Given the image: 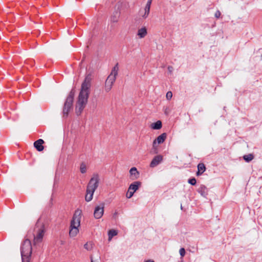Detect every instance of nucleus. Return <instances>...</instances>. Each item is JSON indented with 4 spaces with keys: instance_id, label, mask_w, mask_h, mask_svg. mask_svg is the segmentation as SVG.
Wrapping results in <instances>:
<instances>
[{
    "instance_id": "f257e3e1",
    "label": "nucleus",
    "mask_w": 262,
    "mask_h": 262,
    "mask_svg": "<svg viewBox=\"0 0 262 262\" xmlns=\"http://www.w3.org/2000/svg\"><path fill=\"white\" fill-rule=\"evenodd\" d=\"M92 79L91 75L89 74L86 76L84 81L81 84L80 91L76 104V113L77 115L81 114L88 103Z\"/></svg>"
},
{
    "instance_id": "f03ea898",
    "label": "nucleus",
    "mask_w": 262,
    "mask_h": 262,
    "mask_svg": "<svg viewBox=\"0 0 262 262\" xmlns=\"http://www.w3.org/2000/svg\"><path fill=\"white\" fill-rule=\"evenodd\" d=\"M81 214V210L77 209L75 211L70 224L69 235L71 237H75L79 233Z\"/></svg>"
},
{
    "instance_id": "7ed1b4c3",
    "label": "nucleus",
    "mask_w": 262,
    "mask_h": 262,
    "mask_svg": "<svg viewBox=\"0 0 262 262\" xmlns=\"http://www.w3.org/2000/svg\"><path fill=\"white\" fill-rule=\"evenodd\" d=\"M46 232V227L44 223L38 220L34 229V245H37L42 241Z\"/></svg>"
},
{
    "instance_id": "20e7f679",
    "label": "nucleus",
    "mask_w": 262,
    "mask_h": 262,
    "mask_svg": "<svg viewBox=\"0 0 262 262\" xmlns=\"http://www.w3.org/2000/svg\"><path fill=\"white\" fill-rule=\"evenodd\" d=\"M32 246L31 242L28 239H26L21 247V255L22 262H30L32 254Z\"/></svg>"
},
{
    "instance_id": "39448f33",
    "label": "nucleus",
    "mask_w": 262,
    "mask_h": 262,
    "mask_svg": "<svg viewBox=\"0 0 262 262\" xmlns=\"http://www.w3.org/2000/svg\"><path fill=\"white\" fill-rule=\"evenodd\" d=\"M119 68L117 64L112 70L111 73L107 77L104 84V90L106 92H108L112 89V86L116 81V76L118 75Z\"/></svg>"
},
{
    "instance_id": "423d86ee",
    "label": "nucleus",
    "mask_w": 262,
    "mask_h": 262,
    "mask_svg": "<svg viewBox=\"0 0 262 262\" xmlns=\"http://www.w3.org/2000/svg\"><path fill=\"white\" fill-rule=\"evenodd\" d=\"M74 97V93L73 92H71L67 98L66 102L64 103V107L63 108V115L64 117H67L69 112L72 108L73 102Z\"/></svg>"
},
{
    "instance_id": "0eeeda50",
    "label": "nucleus",
    "mask_w": 262,
    "mask_h": 262,
    "mask_svg": "<svg viewBox=\"0 0 262 262\" xmlns=\"http://www.w3.org/2000/svg\"><path fill=\"white\" fill-rule=\"evenodd\" d=\"M100 176L98 173H94L88 183L87 188L95 191L99 186Z\"/></svg>"
},
{
    "instance_id": "6e6552de",
    "label": "nucleus",
    "mask_w": 262,
    "mask_h": 262,
    "mask_svg": "<svg viewBox=\"0 0 262 262\" xmlns=\"http://www.w3.org/2000/svg\"><path fill=\"white\" fill-rule=\"evenodd\" d=\"M166 138V134L163 133L159 136L153 142L152 148L154 150L155 153H157V144L163 143Z\"/></svg>"
},
{
    "instance_id": "1a4fd4ad",
    "label": "nucleus",
    "mask_w": 262,
    "mask_h": 262,
    "mask_svg": "<svg viewBox=\"0 0 262 262\" xmlns=\"http://www.w3.org/2000/svg\"><path fill=\"white\" fill-rule=\"evenodd\" d=\"M104 204L101 203L95 207L94 216L96 219H100L104 214Z\"/></svg>"
},
{
    "instance_id": "9d476101",
    "label": "nucleus",
    "mask_w": 262,
    "mask_h": 262,
    "mask_svg": "<svg viewBox=\"0 0 262 262\" xmlns=\"http://www.w3.org/2000/svg\"><path fill=\"white\" fill-rule=\"evenodd\" d=\"M163 160V157L161 155H158L154 158L152 160L150 166L151 167H155L159 165Z\"/></svg>"
},
{
    "instance_id": "9b49d317",
    "label": "nucleus",
    "mask_w": 262,
    "mask_h": 262,
    "mask_svg": "<svg viewBox=\"0 0 262 262\" xmlns=\"http://www.w3.org/2000/svg\"><path fill=\"white\" fill-rule=\"evenodd\" d=\"M147 35V30L145 27H143L138 30L137 35L139 38H144Z\"/></svg>"
},
{
    "instance_id": "f8f14e48",
    "label": "nucleus",
    "mask_w": 262,
    "mask_h": 262,
    "mask_svg": "<svg viewBox=\"0 0 262 262\" xmlns=\"http://www.w3.org/2000/svg\"><path fill=\"white\" fill-rule=\"evenodd\" d=\"M151 2L152 0H148L147 2L146 6L144 8V13L142 15V17L144 19L146 18L149 15Z\"/></svg>"
},
{
    "instance_id": "ddd939ff",
    "label": "nucleus",
    "mask_w": 262,
    "mask_h": 262,
    "mask_svg": "<svg viewBox=\"0 0 262 262\" xmlns=\"http://www.w3.org/2000/svg\"><path fill=\"white\" fill-rule=\"evenodd\" d=\"M129 174L132 180H136L139 177V172L136 167H134L131 168L129 170Z\"/></svg>"
},
{
    "instance_id": "4468645a",
    "label": "nucleus",
    "mask_w": 262,
    "mask_h": 262,
    "mask_svg": "<svg viewBox=\"0 0 262 262\" xmlns=\"http://www.w3.org/2000/svg\"><path fill=\"white\" fill-rule=\"evenodd\" d=\"M141 182L139 181H135L129 185L128 189L129 191L135 193L141 186Z\"/></svg>"
},
{
    "instance_id": "2eb2a0df",
    "label": "nucleus",
    "mask_w": 262,
    "mask_h": 262,
    "mask_svg": "<svg viewBox=\"0 0 262 262\" xmlns=\"http://www.w3.org/2000/svg\"><path fill=\"white\" fill-rule=\"evenodd\" d=\"M44 141L42 139H40L34 143V146L38 151H41L44 149V147L42 145Z\"/></svg>"
},
{
    "instance_id": "dca6fc26",
    "label": "nucleus",
    "mask_w": 262,
    "mask_h": 262,
    "mask_svg": "<svg viewBox=\"0 0 262 262\" xmlns=\"http://www.w3.org/2000/svg\"><path fill=\"white\" fill-rule=\"evenodd\" d=\"M95 191L93 190H91V189H89L88 188L86 189V194L85 197V199L86 201L90 202L92 200L93 194H94V193Z\"/></svg>"
},
{
    "instance_id": "f3484780",
    "label": "nucleus",
    "mask_w": 262,
    "mask_h": 262,
    "mask_svg": "<svg viewBox=\"0 0 262 262\" xmlns=\"http://www.w3.org/2000/svg\"><path fill=\"white\" fill-rule=\"evenodd\" d=\"M206 170V167L203 163H199L198 165L197 176L201 175Z\"/></svg>"
},
{
    "instance_id": "a211bd4d",
    "label": "nucleus",
    "mask_w": 262,
    "mask_h": 262,
    "mask_svg": "<svg viewBox=\"0 0 262 262\" xmlns=\"http://www.w3.org/2000/svg\"><path fill=\"white\" fill-rule=\"evenodd\" d=\"M198 191L203 196H205L207 194L208 190L207 187L204 185L200 186L198 188Z\"/></svg>"
},
{
    "instance_id": "6ab92c4d",
    "label": "nucleus",
    "mask_w": 262,
    "mask_h": 262,
    "mask_svg": "<svg viewBox=\"0 0 262 262\" xmlns=\"http://www.w3.org/2000/svg\"><path fill=\"white\" fill-rule=\"evenodd\" d=\"M162 126V122L160 120L157 121L156 122L152 123L150 125V127L153 129H160Z\"/></svg>"
},
{
    "instance_id": "aec40b11",
    "label": "nucleus",
    "mask_w": 262,
    "mask_h": 262,
    "mask_svg": "<svg viewBox=\"0 0 262 262\" xmlns=\"http://www.w3.org/2000/svg\"><path fill=\"white\" fill-rule=\"evenodd\" d=\"M118 232L116 230L112 229L108 231V241H111L112 237L117 234Z\"/></svg>"
},
{
    "instance_id": "412c9836",
    "label": "nucleus",
    "mask_w": 262,
    "mask_h": 262,
    "mask_svg": "<svg viewBox=\"0 0 262 262\" xmlns=\"http://www.w3.org/2000/svg\"><path fill=\"white\" fill-rule=\"evenodd\" d=\"M80 171L82 173H85L87 171V167L84 163H82L80 166Z\"/></svg>"
},
{
    "instance_id": "4be33fe9",
    "label": "nucleus",
    "mask_w": 262,
    "mask_h": 262,
    "mask_svg": "<svg viewBox=\"0 0 262 262\" xmlns=\"http://www.w3.org/2000/svg\"><path fill=\"white\" fill-rule=\"evenodd\" d=\"M93 245L92 242H88L84 245V248L88 251H91L93 249Z\"/></svg>"
},
{
    "instance_id": "5701e85b",
    "label": "nucleus",
    "mask_w": 262,
    "mask_h": 262,
    "mask_svg": "<svg viewBox=\"0 0 262 262\" xmlns=\"http://www.w3.org/2000/svg\"><path fill=\"white\" fill-rule=\"evenodd\" d=\"M253 158L254 157L252 154H249L244 156V160L247 162L251 161L253 159Z\"/></svg>"
},
{
    "instance_id": "b1692460",
    "label": "nucleus",
    "mask_w": 262,
    "mask_h": 262,
    "mask_svg": "<svg viewBox=\"0 0 262 262\" xmlns=\"http://www.w3.org/2000/svg\"><path fill=\"white\" fill-rule=\"evenodd\" d=\"M172 97V93L171 92L169 91L166 93V97L167 100H170Z\"/></svg>"
},
{
    "instance_id": "393cba45",
    "label": "nucleus",
    "mask_w": 262,
    "mask_h": 262,
    "mask_svg": "<svg viewBox=\"0 0 262 262\" xmlns=\"http://www.w3.org/2000/svg\"><path fill=\"white\" fill-rule=\"evenodd\" d=\"M116 14H117V16H113L111 17V21L114 23L117 22L118 20L119 16H118L117 13H116Z\"/></svg>"
},
{
    "instance_id": "a878e982",
    "label": "nucleus",
    "mask_w": 262,
    "mask_h": 262,
    "mask_svg": "<svg viewBox=\"0 0 262 262\" xmlns=\"http://www.w3.org/2000/svg\"><path fill=\"white\" fill-rule=\"evenodd\" d=\"M196 180L195 178H192L188 180V183L192 185H194L196 184Z\"/></svg>"
},
{
    "instance_id": "bb28decb",
    "label": "nucleus",
    "mask_w": 262,
    "mask_h": 262,
    "mask_svg": "<svg viewBox=\"0 0 262 262\" xmlns=\"http://www.w3.org/2000/svg\"><path fill=\"white\" fill-rule=\"evenodd\" d=\"M134 192H133L132 191H130L128 190L127 191V192L126 193V196L129 199L130 198H132L134 194Z\"/></svg>"
},
{
    "instance_id": "cd10ccee",
    "label": "nucleus",
    "mask_w": 262,
    "mask_h": 262,
    "mask_svg": "<svg viewBox=\"0 0 262 262\" xmlns=\"http://www.w3.org/2000/svg\"><path fill=\"white\" fill-rule=\"evenodd\" d=\"M180 254L182 257H183L185 254V250L184 248H182L179 250Z\"/></svg>"
},
{
    "instance_id": "c85d7f7f",
    "label": "nucleus",
    "mask_w": 262,
    "mask_h": 262,
    "mask_svg": "<svg viewBox=\"0 0 262 262\" xmlns=\"http://www.w3.org/2000/svg\"><path fill=\"white\" fill-rule=\"evenodd\" d=\"M170 113V109L168 107H166L164 108V113L168 115Z\"/></svg>"
},
{
    "instance_id": "c756f323",
    "label": "nucleus",
    "mask_w": 262,
    "mask_h": 262,
    "mask_svg": "<svg viewBox=\"0 0 262 262\" xmlns=\"http://www.w3.org/2000/svg\"><path fill=\"white\" fill-rule=\"evenodd\" d=\"M221 15V12L219 10H217L215 12L214 14V16L216 18H219Z\"/></svg>"
},
{
    "instance_id": "7c9ffc66",
    "label": "nucleus",
    "mask_w": 262,
    "mask_h": 262,
    "mask_svg": "<svg viewBox=\"0 0 262 262\" xmlns=\"http://www.w3.org/2000/svg\"><path fill=\"white\" fill-rule=\"evenodd\" d=\"M168 70L169 71V72H172V70H173V68L171 66H169L168 67Z\"/></svg>"
},
{
    "instance_id": "2f4dec72",
    "label": "nucleus",
    "mask_w": 262,
    "mask_h": 262,
    "mask_svg": "<svg viewBox=\"0 0 262 262\" xmlns=\"http://www.w3.org/2000/svg\"><path fill=\"white\" fill-rule=\"evenodd\" d=\"M118 214V212L117 211H115V212L114 213V214H113V217H114V218H116V217L117 216Z\"/></svg>"
},
{
    "instance_id": "473e14b6",
    "label": "nucleus",
    "mask_w": 262,
    "mask_h": 262,
    "mask_svg": "<svg viewBox=\"0 0 262 262\" xmlns=\"http://www.w3.org/2000/svg\"><path fill=\"white\" fill-rule=\"evenodd\" d=\"M144 262H154V261H152V260H146V261H145Z\"/></svg>"
},
{
    "instance_id": "72a5a7b5",
    "label": "nucleus",
    "mask_w": 262,
    "mask_h": 262,
    "mask_svg": "<svg viewBox=\"0 0 262 262\" xmlns=\"http://www.w3.org/2000/svg\"><path fill=\"white\" fill-rule=\"evenodd\" d=\"M91 262H94L92 260H91Z\"/></svg>"
}]
</instances>
